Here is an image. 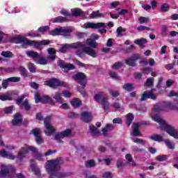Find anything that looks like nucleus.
<instances>
[{
  "label": "nucleus",
  "mask_w": 178,
  "mask_h": 178,
  "mask_svg": "<svg viewBox=\"0 0 178 178\" xmlns=\"http://www.w3.org/2000/svg\"><path fill=\"white\" fill-rule=\"evenodd\" d=\"M117 36L118 37H122V35H124V33L126 32V29L122 28V26H120L117 29Z\"/></svg>",
  "instance_id": "46"
},
{
  "label": "nucleus",
  "mask_w": 178,
  "mask_h": 178,
  "mask_svg": "<svg viewBox=\"0 0 178 178\" xmlns=\"http://www.w3.org/2000/svg\"><path fill=\"white\" fill-rule=\"evenodd\" d=\"M166 33H168V26L166 25H161L162 35H166Z\"/></svg>",
  "instance_id": "58"
},
{
  "label": "nucleus",
  "mask_w": 178,
  "mask_h": 178,
  "mask_svg": "<svg viewBox=\"0 0 178 178\" xmlns=\"http://www.w3.org/2000/svg\"><path fill=\"white\" fill-rule=\"evenodd\" d=\"M45 168L49 178H66L70 176V173L66 172H58L60 169V163L58 160H50L46 163Z\"/></svg>",
  "instance_id": "1"
},
{
  "label": "nucleus",
  "mask_w": 178,
  "mask_h": 178,
  "mask_svg": "<svg viewBox=\"0 0 178 178\" xmlns=\"http://www.w3.org/2000/svg\"><path fill=\"white\" fill-rule=\"evenodd\" d=\"M122 88L125 90V91H128V92H130V91H133V90H134V87L133 86V85L131 83H124L122 86Z\"/></svg>",
  "instance_id": "37"
},
{
  "label": "nucleus",
  "mask_w": 178,
  "mask_h": 178,
  "mask_svg": "<svg viewBox=\"0 0 178 178\" xmlns=\"http://www.w3.org/2000/svg\"><path fill=\"white\" fill-rule=\"evenodd\" d=\"M134 44L136 45H138L139 47H141V45H144V44H147V40L145 38H140V39H136L134 40Z\"/></svg>",
  "instance_id": "41"
},
{
  "label": "nucleus",
  "mask_w": 178,
  "mask_h": 178,
  "mask_svg": "<svg viewBox=\"0 0 178 178\" xmlns=\"http://www.w3.org/2000/svg\"><path fill=\"white\" fill-rule=\"evenodd\" d=\"M156 159L159 162H163V161H166L168 159V155L157 156Z\"/></svg>",
  "instance_id": "53"
},
{
  "label": "nucleus",
  "mask_w": 178,
  "mask_h": 178,
  "mask_svg": "<svg viewBox=\"0 0 178 178\" xmlns=\"http://www.w3.org/2000/svg\"><path fill=\"white\" fill-rule=\"evenodd\" d=\"M109 92L112 97H119V91L118 90H110Z\"/></svg>",
  "instance_id": "60"
},
{
  "label": "nucleus",
  "mask_w": 178,
  "mask_h": 178,
  "mask_svg": "<svg viewBox=\"0 0 178 178\" xmlns=\"http://www.w3.org/2000/svg\"><path fill=\"white\" fill-rule=\"evenodd\" d=\"M140 23H148L149 22V18L145 17H140L138 19Z\"/></svg>",
  "instance_id": "57"
},
{
  "label": "nucleus",
  "mask_w": 178,
  "mask_h": 178,
  "mask_svg": "<svg viewBox=\"0 0 178 178\" xmlns=\"http://www.w3.org/2000/svg\"><path fill=\"white\" fill-rule=\"evenodd\" d=\"M131 140H132L133 143H136V144H141V145H145V144H147V141H145L141 138L133 137L131 138Z\"/></svg>",
  "instance_id": "38"
},
{
  "label": "nucleus",
  "mask_w": 178,
  "mask_h": 178,
  "mask_svg": "<svg viewBox=\"0 0 178 178\" xmlns=\"http://www.w3.org/2000/svg\"><path fill=\"white\" fill-rule=\"evenodd\" d=\"M71 104L74 108H79V106L81 105V101L77 98H75L72 100Z\"/></svg>",
  "instance_id": "40"
},
{
  "label": "nucleus",
  "mask_w": 178,
  "mask_h": 178,
  "mask_svg": "<svg viewBox=\"0 0 178 178\" xmlns=\"http://www.w3.org/2000/svg\"><path fill=\"white\" fill-rule=\"evenodd\" d=\"M125 159L127 160V163L129 166H137V163H136V161H134V160L133 159V156H131V154H126Z\"/></svg>",
  "instance_id": "25"
},
{
  "label": "nucleus",
  "mask_w": 178,
  "mask_h": 178,
  "mask_svg": "<svg viewBox=\"0 0 178 178\" xmlns=\"http://www.w3.org/2000/svg\"><path fill=\"white\" fill-rule=\"evenodd\" d=\"M133 119H134L133 114L129 113L128 115H127V124L128 127L130 126V124H131V122H133Z\"/></svg>",
  "instance_id": "48"
},
{
  "label": "nucleus",
  "mask_w": 178,
  "mask_h": 178,
  "mask_svg": "<svg viewBox=\"0 0 178 178\" xmlns=\"http://www.w3.org/2000/svg\"><path fill=\"white\" fill-rule=\"evenodd\" d=\"M19 72L22 76H27V70H26V68H24V67H19Z\"/></svg>",
  "instance_id": "61"
},
{
  "label": "nucleus",
  "mask_w": 178,
  "mask_h": 178,
  "mask_svg": "<svg viewBox=\"0 0 178 178\" xmlns=\"http://www.w3.org/2000/svg\"><path fill=\"white\" fill-rule=\"evenodd\" d=\"M81 120L86 123H88V122H90L91 120V113L88 112H83L81 114Z\"/></svg>",
  "instance_id": "29"
},
{
  "label": "nucleus",
  "mask_w": 178,
  "mask_h": 178,
  "mask_svg": "<svg viewBox=\"0 0 178 178\" xmlns=\"http://www.w3.org/2000/svg\"><path fill=\"white\" fill-rule=\"evenodd\" d=\"M8 80L10 81V83H19V81H20V77L13 76V77L8 78Z\"/></svg>",
  "instance_id": "51"
},
{
  "label": "nucleus",
  "mask_w": 178,
  "mask_h": 178,
  "mask_svg": "<svg viewBox=\"0 0 178 178\" xmlns=\"http://www.w3.org/2000/svg\"><path fill=\"white\" fill-rule=\"evenodd\" d=\"M44 86H48L51 88H56L57 87H65L69 88V84L65 81H60L56 79H52L44 82Z\"/></svg>",
  "instance_id": "8"
},
{
  "label": "nucleus",
  "mask_w": 178,
  "mask_h": 178,
  "mask_svg": "<svg viewBox=\"0 0 178 178\" xmlns=\"http://www.w3.org/2000/svg\"><path fill=\"white\" fill-rule=\"evenodd\" d=\"M140 56L139 54H134L131 58L127 59L125 62L129 66L134 67L136 66V60H138V59H140Z\"/></svg>",
  "instance_id": "22"
},
{
  "label": "nucleus",
  "mask_w": 178,
  "mask_h": 178,
  "mask_svg": "<svg viewBox=\"0 0 178 178\" xmlns=\"http://www.w3.org/2000/svg\"><path fill=\"white\" fill-rule=\"evenodd\" d=\"M122 65L123 64L122 63H115L114 65H113L112 67L114 70L120 69V67H122Z\"/></svg>",
  "instance_id": "62"
},
{
  "label": "nucleus",
  "mask_w": 178,
  "mask_h": 178,
  "mask_svg": "<svg viewBox=\"0 0 178 178\" xmlns=\"http://www.w3.org/2000/svg\"><path fill=\"white\" fill-rule=\"evenodd\" d=\"M152 119L154 122L159 123L161 130H164L169 136L178 140V130L176 128L168 124V122L162 119V118L159 117V115H154L152 117Z\"/></svg>",
  "instance_id": "2"
},
{
  "label": "nucleus",
  "mask_w": 178,
  "mask_h": 178,
  "mask_svg": "<svg viewBox=\"0 0 178 178\" xmlns=\"http://www.w3.org/2000/svg\"><path fill=\"white\" fill-rule=\"evenodd\" d=\"M131 148L133 152H144L145 151L144 149H139L137 146H131Z\"/></svg>",
  "instance_id": "55"
},
{
  "label": "nucleus",
  "mask_w": 178,
  "mask_h": 178,
  "mask_svg": "<svg viewBox=\"0 0 178 178\" xmlns=\"http://www.w3.org/2000/svg\"><path fill=\"white\" fill-rule=\"evenodd\" d=\"M62 93L56 92L53 97L54 99H55L56 102L58 104H63V99L61 97Z\"/></svg>",
  "instance_id": "34"
},
{
  "label": "nucleus",
  "mask_w": 178,
  "mask_h": 178,
  "mask_svg": "<svg viewBox=\"0 0 178 178\" xmlns=\"http://www.w3.org/2000/svg\"><path fill=\"white\" fill-rule=\"evenodd\" d=\"M75 80L78 81L79 84L83 88L86 87V84H87V81L86 80V74L83 72L77 73L75 76Z\"/></svg>",
  "instance_id": "13"
},
{
  "label": "nucleus",
  "mask_w": 178,
  "mask_h": 178,
  "mask_svg": "<svg viewBox=\"0 0 178 178\" xmlns=\"http://www.w3.org/2000/svg\"><path fill=\"white\" fill-rule=\"evenodd\" d=\"M93 99L95 102H98V104L102 105L105 112L111 106L109 102H108V96L102 92L95 94Z\"/></svg>",
  "instance_id": "6"
},
{
  "label": "nucleus",
  "mask_w": 178,
  "mask_h": 178,
  "mask_svg": "<svg viewBox=\"0 0 178 178\" xmlns=\"http://www.w3.org/2000/svg\"><path fill=\"white\" fill-rule=\"evenodd\" d=\"M51 42L49 40H43L40 41L31 40V47H35V48H38L41 45H48Z\"/></svg>",
  "instance_id": "21"
},
{
  "label": "nucleus",
  "mask_w": 178,
  "mask_h": 178,
  "mask_svg": "<svg viewBox=\"0 0 178 178\" xmlns=\"http://www.w3.org/2000/svg\"><path fill=\"white\" fill-rule=\"evenodd\" d=\"M35 101L36 104H38V102H42V104H48V102H51V101H52V98L45 95L41 96L40 93L36 92L35 93Z\"/></svg>",
  "instance_id": "12"
},
{
  "label": "nucleus",
  "mask_w": 178,
  "mask_h": 178,
  "mask_svg": "<svg viewBox=\"0 0 178 178\" xmlns=\"http://www.w3.org/2000/svg\"><path fill=\"white\" fill-rule=\"evenodd\" d=\"M103 178H112V173L110 172H106L102 175Z\"/></svg>",
  "instance_id": "64"
},
{
  "label": "nucleus",
  "mask_w": 178,
  "mask_h": 178,
  "mask_svg": "<svg viewBox=\"0 0 178 178\" xmlns=\"http://www.w3.org/2000/svg\"><path fill=\"white\" fill-rule=\"evenodd\" d=\"M70 33H72V29L67 28H60L56 29L50 31V35H64V37H70Z\"/></svg>",
  "instance_id": "10"
},
{
  "label": "nucleus",
  "mask_w": 178,
  "mask_h": 178,
  "mask_svg": "<svg viewBox=\"0 0 178 178\" xmlns=\"http://www.w3.org/2000/svg\"><path fill=\"white\" fill-rule=\"evenodd\" d=\"M44 134L46 136H52L55 133V127L51 123V118L47 117L44 120Z\"/></svg>",
  "instance_id": "9"
},
{
  "label": "nucleus",
  "mask_w": 178,
  "mask_h": 178,
  "mask_svg": "<svg viewBox=\"0 0 178 178\" xmlns=\"http://www.w3.org/2000/svg\"><path fill=\"white\" fill-rule=\"evenodd\" d=\"M47 52L49 54V56L47 57V59L50 60H55L56 59V57L55 55H56V50L54 48H49L47 49Z\"/></svg>",
  "instance_id": "24"
},
{
  "label": "nucleus",
  "mask_w": 178,
  "mask_h": 178,
  "mask_svg": "<svg viewBox=\"0 0 178 178\" xmlns=\"http://www.w3.org/2000/svg\"><path fill=\"white\" fill-rule=\"evenodd\" d=\"M164 143L169 149H175V143L173 142L166 139L164 140Z\"/></svg>",
  "instance_id": "44"
},
{
  "label": "nucleus",
  "mask_w": 178,
  "mask_h": 178,
  "mask_svg": "<svg viewBox=\"0 0 178 178\" xmlns=\"http://www.w3.org/2000/svg\"><path fill=\"white\" fill-rule=\"evenodd\" d=\"M24 99V96H22L18 98L16 101L17 105H19L21 109H25L26 111H29L30 109V104H29V102L25 100L24 102H22Z\"/></svg>",
  "instance_id": "17"
},
{
  "label": "nucleus",
  "mask_w": 178,
  "mask_h": 178,
  "mask_svg": "<svg viewBox=\"0 0 178 178\" xmlns=\"http://www.w3.org/2000/svg\"><path fill=\"white\" fill-rule=\"evenodd\" d=\"M145 86H147V87L154 86V78H148L145 82Z\"/></svg>",
  "instance_id": "52"
},
{
  "label": "nucleus",
  "mask_w": 178,
  "mask_h": 178,
  "mask_svg": "<svg viewBox=\"0 0 178 178\" xmlns=\"http://www.w3.org/2000/svg\"><path fill=\"white\" fill-rule=\"evenodd\" d=\"M70 136H72V131L70 129H66L61 132L57 133L55 135L54 138L57 141H59V140L65 138V137H70Z\"/></svg>",
  "instance_id": "14"
},
{
  "label": "nucleus",
  "mask_w": 178,
  "mask_h": 178,
  "mask_svg": "<svg viewBox=\"0 0 178 178\" xmlns=\"http://www.w3.org/2000/svg\"><path fill=\"white\" fill-rule=\"evenodd\" d=\"M58 63L64 72H69V70H74V65L73 64H65L64 60H58Z\"/></svg>",
  "instance_id": "19"
},
{
  "label": "nucleus",
  "mask_w": 178,
  "mask_h": 178,
  "mask_svg": "<svg viewBox=\"0 0 178 178\" xmlns=\"http://www.w3.org/2000/svg\"><path fill=\"white\" fill-rule=\"evenodd\" d=\"M32 134H33L35 138V141L37 144H42L44 143V139L41 137V129L35 128L31 131Z\"/></svg>",
  "instance_id": "16"
},
{
  "label": "nucleus",
  "mask_w": 178,
  "mask_h": 178,
  "mask_svg": "<svg viewBox=\"0 0 178 178\" xmlns=\"http://www.w3.org/2000/svg\"><path fill=\"white\" fill-rule=\"evenodd\" d=\"M12 42L14 44H21L22 47H25L26 45L31 46V40L23 38L21 35H15L12 38Z\"/></svg>",
  "instance_id": "11"
},
{
  "label": "nucleus",
  "mask_w": 178,
  "mask_h": 178,
  "mask_svg": "<svg viewBox=\"0 0 178 178\" xmlns=\"http://www.w3.org/2000/svg\"><path fill=\"white\" fill-rule=\"evenodd\" d=\"M172 109H178V103H177L175 105H174L170 102H165L163 104H158L154 105V111L156 112H169V111Z\"/></svg>",
  "instance_id": "5"
},
{
  "label": "nucleus",
  "mask_w": 178,
  "mask_h": 178,
  "mask_svg": "<svg viewBox=\"0 0 178 178\" xmlns=\"http://www.w3.org/2000/svg\"><path fill=\"white\" fill-rule=\"evenodd\" d=\"M2 56H4V58H12L13 54H12V52L10 51H3L1 53Z\"/></svg>",
  "instance_id": "56"
},
{
  "label": "nucleus",
  "mask_w": 178,
  "mask_h": 178,
  "mask_svg": "<svg viewBox=\"0 0 178 178\" xmlns=\"http://www.w3.org/2000/svg\"><path fill=\"white\" fill-rule=\"evenodd\" d=\"M28 69L31 73H35V65L33 63L28 64Z\"/></svg>",
  "instance_id": "50"
},
{
  "label": "nucleus",
  "mask_w": 178,
  "mask_h": 178,
  "mask_svg": "<svg viewBox=\"0 0 178 178\" xmlns=\"http://www.w3.org/2000/svg\"><path fill=\"white\" fill-rule=\"evenodd\" d=\"M151 140H153L154 141H163V137H162V136L161 135H158V134H154V135H152L150 136Z\"/></svg>",
  "instance_id": "42"
},
{
  "label": "nucleus",
  "mask_w": 178,
  "mask_h": 178,
  "mask_svg": "<svg viewBox=\"0 0 178 178\" xmlns=\"http://www.w3.org/2000/svg\"><path fill=\"white\" fill-rule=\"evenodd\" d=\"M16 171V168L10 164H1V169L0 171V178H11L9 177L12 173Z\"/></svg>",
  "instance_id": "7"
},
{
  "label": "nucleus",
  "mask_w": 178,
  "mask_h": 178,
  "mask_svg": "<svg viewBox=\"0 0 178 178\" xmlns=\"http://www.w3.org/2000/svg\"><path fill=\"white\" fill-rule=\"evenodd\" d=\"M154 91H155V90L145 91L143 94L141 95L140 101H145L147 98H149L150 99H156V96L154 95Z\"/></svg>",
  "instance_id": "18"
},
{
  "label": "nucleus",
  "mask_w": 178,
  "mask_h": 178,
  "mask_svg": "<svg viewBox=\"0 0 178 178\" xmlns=\"http://www.w3.org/2000/svg\"><path fill=\"white\" fill-rule=\"evenodd\" d=\"M108 130H113V124H107L106 125V127L102 129V131L103 133V135L106 136V134H108Z\"/></svg>",
  "instance_id": "35"
},
{
  "label": "nucleus",
  "mask_w": 178,
  "mask_h": 178,
  "mask_svg": "<svg viewBox=\"0 0 178 178\" xmlns=\"http://www.w3.org/2000/svg\"><path fill=\"white\" fill-rule=\"evenodd\" d=\"M35 62L38 65H47V63H48V60L45 59V58L41 56V55H39V58H37V60Z\"/></svg>",
  "instance_id": "36"
},
{
  "label": "nucleus",
  "mask_w": 178,
  "mask_h": 178,
  "mask_svg": "<svg viewBox=\"0 0 178 178\" xmlns=\"http://www.w3.org/2000/svg\"><path fill=\"white\" fill-rule=\"evenodd\" d=\"M69 45L70 49L72 48L73 49H76L77 48H82V50H78L76 52V54L78 55V56H80V58H83L85 54H86V55H89L90 56H92V58H97V50L91 47H84V44H83V43L81 42L72 43L69 44Z\"/></svg>",
  "instance_id": "3"
},
{
  "label": "nucleus",
  "mask_w": 178,
  "mask_h": 178,
  "mask_svg": "<svg viewBox=\"0 0 178 178\" xmlns=\"http://www.w3.org/2000/svg\"><path fill=\"white\" fill-rule=\"evenodd\" d=\"M13 111V106L6 107V108L4 109L5 113H12V111Z\"/></svg>",
  "instance_id": "63"
},
{
  "label": "nucleus",
  "mask_w": 178,
  "mask_h": 178,
  "mask_svg": "<svg viewBox=\"0 0 178 178\" xmlns=\"http://www.w3.org/2000/svg\"><path fill=\"white\" fill-rule=\"evenodd\" d=\"M52 23H63L67 22V19L65 17L59 16L56 18L51 19Z\"/></svg>",
  "instance_id": "32"
},
{
  "label": "nucleus",
  "mask_w": 178,
  "mask_h": 178,
  "mask_svg": "<svg viewBox=\"0 0 178 178\" xmlns=\"http://www.w3.org/2000/svg\"><path fill=\"white\" fill-rule=\"evenodd\" d=\"M106 14L100 13L99 10L93 11L90 14L91 19H95V17H105Z\"/></svg>",
  "instance_id": "31"
},
{
  "label": "nucleus",
  "mask_w": 178,
  "mask_h": 178,
  "mask_svg": "<svg viewBox=\"0 0 178 178\" xmlns=\"http://www.w3.org/2000/svg\"><path fill=\"white\" fill-rule=\"evenodd\" d=\"M96 163L94 160H88L85 163V165L86 168H95Z\"/></svg>",
  "instance_id": "47"
},
{
  "label": "nucleus",
  "mask_w": 178,
  "mask_h": 178,
  "mask_svg": "<svg viewBox=\"0 0 178 178\" xmlns=\"http://www.w3.org/2000/svg\"><path fill=\"white\" fill-rule=\"evenodd\" d=\"M86 44H88V45H89V47H90V48H97V47L98 46V43H97V42H95L91 38L87 39Z\"/></svg>",
  "instance_id": "33"
},
{
  "label": "nucleus",
  "mask_w": 178,
  "mask_h": 178,
  "mask_svg": "<svg viewBox=\"0 0 178 178\" xmlns=\"http://www.w3.org/2000/svg\"><path fill=\"white\" fill-rule=\"evenodd\" d=\"M161 12H168L169 5L168 3H163L161 7Z\"/></svg>",
  "instance_id": "54"
},
{
  "label": "nucleus",
  "mask_w": 178,
  "mask_h": 178,
  "mask_svg": "<svg viewBox=\"0 0 178 178\" xmlns=\"http://www.w3.org/2000/svg\"><path fill=\"white\" fill-rule=\"evenodd\" d=\"M13 124H14V126H19L22 124V115L20 113L15 115L14 119L13 120Z\"/></svg>",
  "instance_id": "27"
},
{
  "label": "nucleus",
  "mask_w": 178,
  "mask_h": 178,
  "mask_svg": "<svg viewBox=\"0 0 178 178\" xmlns=\"http://www.w3.org/2000/svg\"><path fill=\"white\" fill-rule=\"evenodd\" d=\"M26 55L29 58H32L34 62L37 60V59L40 58V54L34 51H26Z\"/></svg>",
  "instance_id": "26"
},
{
  "label": "nucleus",
  "mask_w": 178,
  "mask_h": 178,
  "mask_svg": "<svg viewBox=\"0 0 178 178\" xmlns=\"http://www.w3.org/2000/svg\"><path fill=\"white\" fill-rule=\"evenodd\" d=\"M67 49H70V46L69 44H61V47L60 48V52H62V54H65Z\"/></svg>",
  "instance_id": "45"
},
{
  "label": "nucleus",
  "mask_w": 178,
  "mask_h": 178,
  "mask_svg": "<svg viewBox=\"0 0 178 178\" xmlns=\"http://www.w3.org/2000/svg\"><path fill=\"white\" fill-rule=\"evenodd\" d=\"M110 76L111 77H112V79H115L116 80H118L119 79H120V76L113 71H111L110 72Z\"/></svg>",
  "instance_id": "59"
},
{
  "label": "nucleus",
  "mask_w": 178,
  "mask_h": 178,
  "mask_svg": "<svg viewBox=\"0 0 178 178\" xmlns=\"http://www.w3.org/2000/svg\"><path fill=\"white\" fill-rule=\"evenodd\" d=\"M33 152V156L38 161H42V157L44 156L41 153L38 152V149L35 147L30 146L29 145H25L24 147H22L18 152L19 159H23L26 155H29V152Z\"/></svg>",
  "instance_id": "4"
},
{
  "label": "nucleus",
  "mask_w": 178,
  "mask_h": 178,
  "mask_svg": "<svg viewBox=\"0 0 178 178\" xmlns=\"http://www.w3.org/2000/svg\"><path fill=\"white\" fill-rule=\"evenodd\" d=\"M140 126L141 124L138 122V123H134L132 124V132H131V136H134L135 137H141V132L140 131Z\"/></svg>",
  "instance_id": "20"
},
{
  "label": "nucleus",
  "mask_w": 178,
  "mask_h": 178,
  "mask_svg": "<svg viewBox=\"0 0 178 178\" xmlns=\"http://www.w3.org/2000/svg\"><path fill=\"white\" fill-rule=\"evenodd\" d=\"M82 27L83 29H101V27H105V23L98 22L95 24L92 22H88L84 24Z\"/></svg>",
  "instance_id": "15"
},
{
  "label": "nucleus",
  "mask_w": 178,
  "mask_h": 178,
  "mask_svg": "<svg viewBox=\"0 0 178 178\" xmlns=\"http://www.w3.org/2000/svg\"><path fill=\"white\" fill-rule=\"evenodd\" d=\"M1 101H10L12 100V93L8 92L7 93L0 95Z\"/></svg>",
  "instance_id": "30"
},
{
  "label": "nucleus",
  "mask_w": 178,
  "mask_h": 178,
  "mask_svg": "<svg viewBox=\"0 0 178 178\" xmlns=\"http://www.w3.org/2000/svg\"><path fill=\"white\" fill-rule=\"evenodd\" d=\"M71 12L73 16H80V15H83V10L79 8L72 9Z\"/></svg>",
  "instance_id": "39"
},
{
  "label": "nucleus",
  "mask_w": 178,
  "mask_h": 178,
  "mask_svg": "<svg viewBox=\"0 0 178 178\" xmlns=\"http://www.w3.org/2000/svg\"><path fill=\"white\" fill-rule=\"evenodd\" d=\"M31 169L32 172L36 175V176H40L41 175L40 168H38V167L34 164V160H31Z\"/></svg>",
  "instance_id": "28"
},
{
  "label": "nucleus",
  "mask_w": 178,
  "mask_h": 178,
  "mask_svg": "<svg viewBox=\"0 0 178 178\" xmlns=\"http://www.w3.org/2000/svg\"><path fill=\"white\" fill-rule=\"evenodd\" d=\"M137 30H138V31H153L152 29L149 28V27H147L145 26H138Z\"/></svg>",
  "instance_id": "49"
},
{
  "label": "nucleus",
  "mask_w": 178,
  "mask_h": 178,
  "mask_svg": "<svg viewBox=\"0 0 178 178\" xmlns=\"http://www.w3.org/2000/svg\"><path fill=\"white\" fill-rule=\"evenodd\" d=\"M90 131L92 136H97V134H99V131L97 127L93 125H90L89 127Z\"/></svg>",
  "instance_id": "43"
},
{
  "label": "nucleus",
  "mask_w": 178,
  "mask_h": 178,
  "mask_svg": "<svg viewBox=\"0 0 178 178\" xmlns=\"http://www.w3.org/2000/svg\"><path fill=\"white\" fill-rule=\"evenodd\" d=\"M0 156H2L3 158H7V159H11L13 161V159H15L16 156L15 155L8 153L5 149H2L0 151Z\"/></svg>",
  "instance_id": "23"
}]
</instances>
